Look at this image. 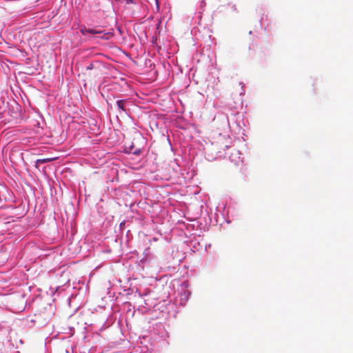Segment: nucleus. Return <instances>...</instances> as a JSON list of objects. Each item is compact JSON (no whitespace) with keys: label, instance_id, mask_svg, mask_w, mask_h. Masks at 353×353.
<instances>
[{"label":"nucleus","instance_id":"obj_3","mask_svg":"<svg viewBox=\"0 0 353 353\" xmlns=\"http://www.w3.org/2000/svg\"><path fill=\"white\" fill-rule=\"evenodd\" d=\"M127 102V100H119L117 101V108L121 110H123V112H126V110L125 108V105Z\"/></svg>","mask_w":353,"mask_h":353},{"label":"nucleus","instance_id":"obj_1","mask_svg":"<svg viewBox=\"0 0 353 353\" xmlns=\"http://www.w3.org/2000/svg\"><path fill=\"white\" fill-rule=\"evenodd\" d=\"M80 32L83 35H85L87 33L91 34H98V38L106 40L109 39L112 36V34L110 32H104V31L102 30L96 28H86L85 27L81 28L80 29Z\"/></svg>","mask_w":353,"mask_h":353},{"label":"nucleus","instance_id":"obj_2","mask_svg":"<svg viewBox=\"0 0 353 353\" xmlns=\"http://www.w3.org/2000/svg\"><path fill=\"white\" fill-rule=\"evenodd\" d=\"M86 70H94V72L92 75L94 77H98L102 74L104 70V65L101 62L94 61L90 63L89 65L87 66Z\"/></svg>","mask_w":353,"mask_h":353},{"label":"nucleus","instance_id":"obj_4","mask_svg":"<svg viewBox=\"0 0 353 353\" xmlns=\"http://www.w3.org/2000/svg\"><path fill=\"white\" fill-rule=\"evenodd\" d=\"M52 160H53V159H50V158L38 159L35 162V166L37 168H38L39 164L46 163L52 161Z\"/></svg>","mask_w":353,"mask_h":353}]
</instances>
